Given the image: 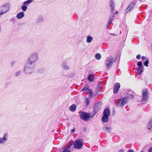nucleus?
<instances>
[{
	"label": "nucleus",
	"instance_id": "nucleus-1",
	"mask_svg": "<svg viewBox=\"0 0 152 152\" xmlns=\"http://www.w3.org/2000/svg\"><path fill=\"white\" fill-rule=\"evenodd\" d=\"M35 65L27 62L24 66L23 72L27 74H32L34 71Z\"/></svg>",
	"mask_w": 152,
	"mask_h": 152
},
{
	"label": "nucleus",
	"instance_id": "nucleus-2",
	"mask_svg": "<svg viewBox=\"0 0 152 152\" xmlns=\"http://www.w3.org/2000/svg\"><path fill=\"white\" fill-rule=\"evenodd\" d=\"M38 58V53L36 52L34 53L29 56L27 62L31 64L35 65V63L37 61Z\"/></svg>",
	"mask_w": 152,
	"mask_h": 152
},
{
	"label": "nucleus",
	"instance_id": "nucleus-3",
	"mask_svg": "<svg viewBox=\"0 0 152 152\" xmlns=\"http://www.w3.org/2000/svg\"><path fill=\"white\" fill-rule=\"evenodd\" d=\"M10 4L9 3L5 4L0 7V18L4 14L6 13L10 10Z\"/></svg>",
	"mask_w": 152,
	"mask_h": 152
},
{
	"label": "nucleus",
	"instance_id": "nucleus-4",
	"mask_svg": "<svg viewBox=\"0 0 152 152\" xmlns=\"http://www.w3.org/2000/svg\"><path fill=\"white\" fill-rule=\"evenodd\" d=\"M149 92L147 90H143L142 91V98L141 100L142 104H144L146 103L149 99Z\"/></svg>",
	"mask_w": 152,
	"mask_h": 152
},
{
	"label": "nucleus",
	"instance_id": "nucleus-5",
	"mask_svg": "<svg viewBox=\"0 0 152 152\" xmlns=\"http://www.w3.org/2000/svg\"><path fill=\"white\" fill-rule=\"evenodd\" d=\"M117 58H115L114 59L113 57L110 56L106 61V65L107 69H109L112 66L113 63L116 61Z\"/></svg>",
	"mask_w": 152,
	"mask_h": 152
},
{
	"label": "nucleus",
	"instance_id": "nucleus-6",
	"mask_svg": "<svg viewBox=\"0 0 152 152\" xmlns=\"http://www.w3.org/2000/svg\"><path fill=\"white\" fill-rule=\"evenodd\" d=\"M83 146V142L81 139L76 140L74 146V148L78 149H81Z\"/></svg>",
	"mask_w": 152,
	"mask_h": 152
},
{
	"label": "nucleus",
	"instance_id": "nucleus-7",
	"mask_svg": "<svg viewBox=\"0 0 152 152\" xmlns=\"http://www.w3.org/2000/svg\"><path fill=\"white\" fill-rule=\"evenodd\" d=\"M80 118L85 121H88L90 117V115L84 112H81L79 115Z\"/></svg>",
	"mask_w": 152,
	"mask_h": 152
},
{
	"label": "nucleus",
	"instance_id": "nucleus-8",
	"mask_svg": "<svg viewBox=\"0 0 152 152\" xmlns=\"http://www.w3.org/2000/svg\"><path fill=\"white\" fill-rule=\"evenodd\" d=\"M127 101L126 98L123 97L121 98L117 102V106L119 107H123L127 102Z\"/></svg>",
	"mask_w": 152,
	"mask_h": 152
},
{
	"label": "nucleus",
	"instance_id": "nucleus-9",
	"mask_svg": "<svg viewBox=\"0 0 152 152\" xmlns=\"http://www.w3.org/2000/svg\"><path fill=\"white\" fill-rule=\"evenodd\" d=\"M136 3L137 2L136 0H134L132 1L131 3L127 8L125 10V12L126 13H127L129 12L132 10L134 9Z\"/></svg>",
	"mask_w": 152,
	"mask_h": 152
},
{
	"label": "nucleus",
	"instance_id": "nucleus-10",
	"mask_svg": "<svg viewBox=\"0 0 152 152\" xmlns=\"http://www.w3.org/2000/svg\"><path fill=\"white\" fill-rule=\"evenodd\" d=\"M86 90L88 91L89 94V96L91 98L93 96V91L91 89H89V87L88 85H86L81 91H84Z\"/></svg>",
	"mask_w": 152,
	"mask_h": 152
},
{
	"label": "nucleus",
	"instance_id": "nucleus-11",
	"mask_svg": "<svg viewBox=\"0 0 152 152\" xmlns=\"http://www.w3.org/2000/svg\"><path fill=\"white\" fill-rule=\"evenodd\" d=\"M138 67V73L140 75L143 71V65L141 61H139L137 64Z\"/></svg>",
	"mask_w": 152,
	"mask_h": 152
},
{
	"label": "nucleus",
	"instance_id": "nucleus-12",
	"mask_svg": "<svg viewBox=\"0 0 152 152\" xmlns=\"http://www.w3.org/2000/svg\"><path fill=\"white\" fill-rule=\"evenodd\" d=\"M109 7L110 8V12L111 13L114 12L115 10V4L113 0H111L109 2Z\"/></svg>",
	"mask_w": 152,
	"mask_h": 152
},
{
	"label": "nucleus",
	"instance_id": "nucleus-13",
	"mask_svg": "<svg viewBox=\"0 0 152 152\" xmlns=\"http://www.w3.org/2000/svg\"><path fill=\"white\" fill-rule=\"evenodd\" d=\"M7 140V134H4L2 137H0V144H4Z\"/></svg>",
	"mask_w": 152,
	"mask_h": 152
},
{
	"label": "nucleus",
	"instance_id": "nucleus-14",
	"mask_svg": "<svg viewBox=\"0 0 152 152\" xmlns=\"http://www.w3.org/2000/svg\"><path fill=\"white\" fill-rule=\"evenodd\" d=\"M120 87V84L119 83H116L114 86L113 91L114 94H117L119 90Z\"/></svg>",
	"mask_w": 152,
	"mask_h": 152
},
{
	"label": "nucleus",
	"instance_id": "nucleus-15",
	"mask_svg": "<svg viewBox=\"0 0 152 152\" xmlns=\"http://www.w3.org/2000/svg\"><path fill=\"white\" fill-rule=\"evenodd\" d=\"M133 92L132 91H128L127 92L126 96L124 98H126L128 101V99H132L134 98Z\"/></svg>",
	"mask_w": 152,
	"mask_h": 152
},
{
	"label": "nucleus",
	"instance_id": "nucleus-16",
	"mask_svg": "<svg viewBox=\"0 0 152 152\" xmlns=\"http://www.w3.org/2000/svg\"><path fill=\"white\" fill-rule=\"evenodd\" d=\"M146 127L149 132L152 131V117L149 120Z\"/></svg>",
	"mask_w": 152,
	"mask_h": 152
},
{
	"label": "nucleus",
	"instance_id": "nucleus-17",
	"mask_svg": "<svg viewBox=\"0 0 152 152\" xmlns=\"http://www.w3.org/2000/svg\"><path fill=\"white\" fill-rule=\"evenodd\" d=\"M62 67L65 70H69V67L67 64V63L66 61H64L62 64Z\"/></svg>",
	"mask_w": 152,
	"mask_h": 152
},
{
	"label": "nucleus",
	"instance_id": "nucleus-18",
	"mask_svg": "<svg viewBox=\"0 0 152 152\" xmlns=\"http://www.w3.org/2000/svg\"><path fill=\"white\" fill-rule=\"evenodd\" d=\"M101 108V104L100 102L96 103L94 106V110L97 112Z\"/></svg>",
	"mask_w": 152,
	"mask_h": 152
},
{
	"label": "nucleus",
	"instance_id": "nucleus-19",
	"mask_svg": "<svg viewBox=\"0 0 152 152\" xmlns=\"http://www.w3.org/2000/svg\"><path fill=\"white\" fill-rule=\"evenodd\" d=\"M24 16V13L23 12H21L17 14L16 17L18 19H20L23 18Z\"/></svg>",
	"mask_w": 152,
	"mask_h": 152
},
{
	"label": "nucleus",
	"instance_id": "nucleus-20",
	"mask_svg": "<svg viewBox=\"0 0 152 152\" xmlns=\"http://www.w3.org/2000/svg\"><path fill=\"white\" fill-rule=\"evenodd\" d=\"M103 115L109 116L110 114V111L109 109L108 108H106L104 111Z\"/></svg>",
	"mask_w": 152,
	"mask_h": 152
},
{
	"label": "nucleus",
	"instance_id": "nucleus-21",
	"mask_svg": "<svg viewBox=\"0 0 152 152\" xmlns=\"http://www.w3.org/2000/svg\"><path fill=\"white\" fill-rule=\"evenodd\" d=\"M109 116L103 115L102 120L104 122H107L109 120Z\"/></svg>",
	"mask_w": 152,
	"mask_h": 152
},
{
	"label": "nucleus",
	"instance_id": "nucleus-22",
	"mask_svg": "<svg viewBox=\"0 0 152 152\" xmlns=\"http://www.w3.org/2000/svg\"><path fill=\"white\" fill-rule=\"evenodd\" d=\"M72 145H70L65 148L64 149L63 152H71L70 149Z\"/></svg>",
	"mask_w": 152,
	"mask_h": 152
},
{
	"label": "nucleus",
	"instance_id": "nucleus-23",
	"mask_svg": "<svg viewBox=\"0 0 152 152\" xmlns=\"http://www.w3.org/2000/svg\"><path fill=\"white\" fill-rule=\"evenodd\" d=\"M76 108V106L75 104H73L70 106L69 109L72 112H74L75 111Z\"/></svg>",
	"mask_w": 152,
	"mask_h": 152
},
{
	"label": "nucleus",
	"instance_id": "nucleus-24",
	"mask_svg": "<svg viewBox=\"0 0 152 152\" xmlns=\"http://www.w3.org/2000/svg\"><path fill=\"white\" fill-rule=\"evenodd\" d=\"M33 1L34 0H28L24 2L23 5L27 6L31 4Z\"/></svg>",
	"mask_w": 152,
	"mask_h": 152
},
{
	"label": "nucleus",
	"instance_id": "nucleus-25",
	"mask_svg": "<svg viewBox=\"0 0 152 152\" xmlns=\"http://www.w3.org/2000/svg\"><path fill=\"white\" fill-rule=\"evenodd\" d=\"M93 39V37L90 36H88L86 38V42L88 43H90Z\"/></svg>",
	"mask_w": 152,
	"mask_h": 152
},
{
	"label": "nucleus",
	"instance_id": "nucleus-26",
	"mask_svg": "<svg viewBox=\"0 0 152 152\" xmlns=\"http://www.w3.org/2000/svg\"><path fill=\"white\" fill-rule=\"evenodd\" d=\"M44 21V19L42 16H39L37 20V23H41Z\"/></svg>",
	"mask_w": 152,
	"mask_h": 152
},
{
	"label": "nucleus",
	"instance_id": "nucleus-27",
	"mask_svg": "<svg viewBox=\"0 0 152 152\" xmlns=\"http://www.w3.org/2000/svg\"><path fill=\"white\" fill-rule=\"evenodd\" d=\"M93 75L92 74L89 75L88 77V80L90 82H92L94 81V79L92 78Z\"/></svg>",
	"mask_w": 152,
	"mask_h": 152
},
{
	"label": "nucleus",
	"instance_id": "nucleus-28",
	"mask_svg": "<svg viewBox=\"0 0 152 152\" xmlns=\"http://www.w3.org/2000/svg\"><path fill=\"white\" fill-rule=\"evenodd\" d=\"M112 13V14L110 15V18L109 19V20H110L111 22H112L113 20V18L115 17V13L113 12Z\"/></svg>",
	"mask_w": 152,
	"mask_h": 152
},
{
	"label": "nucleus",
	"instance_id": "nucleus-29",
	"mask_svg": "<svg viewBox=\"0 0 152 152\" xmlns=\"http://www.w3.org/2000/svg\"><path fill=\"white\" fill-rule=\"evenodd\" d=\"M103 130L105 132L110 133L111 131V128L110 127H106L104 128Z\"/></svg>",
	"mask_w": 152,
	"mask_h": 152
},
{
	"label": "nucleus",
	"instance_id": "nucleus-30",
	"mask_svg": "<svg viewBox=\"0 0 152 152\" xmlns=\"http://www.w3.org/2000/svg\"><path fill=\"white\" fill-rule=\"evenodd\" d=\"M21 72L22 71L21 70L17 71L15 73V76L16 77H18L21 75Z\"/></svg>",
	"mask_w": 152,
	"mask_h": 152
},
{
	"label": "nucleus",
	"instance_id": "nucleus-31",
	"mask_svg": "<svg viewBox=\"0 0 152 152\" xmlns=\"http://www.w3.org/2000/svg\"><path fill=\"white\" fill-rule=\"evenodd\" d=\"M21 8H22V10L23 11L25 12L26 10L27 9V6L23 5V6H22Z\"/></svg>",
	"mask_w": 152,
	"mask_h": 152
},
{
	"label": "nucleus",
	"instance_id": "nucleus-32",
	"mask_svg": "<svg viewBox=\"0 0 152 152\" xmlns=\"http://www.w3.org/2000/svg\"><path fill=\"white\" fill-rule=\"evenodd\" d=\"M95 58L96 59L99 60L101 58V56L99 54H96L95 55Z\"/></svg>",
	"mask_w": 152,
	"mask_h": 152
},
{
	"label": "nucleus",
	"instance_id": "nucleus-33",
	"mask_svg": "<svg viewBox=\"0 0 152 152\" xmlns=\"http://www.w3.org/2000/svg\"><path fill=\"white\" fill-rule=\"evenodd\" d=\"M148 63H149L148 59H147L144 62V64L145 66H148Z\"/></svg>",
	"mask_w": 152,
	"mask_h": 152
},
{
	"label": "nucleus",
	"instance_id": "nucleus-34",
	"mask_svg": "<svg viewBox=\"0 0 152 152\" xmlns=\"http://www.w3.org/2000/svg\"><path fill=\"white\" fill-rule=\"evenodd\" d=\"M86 105L88 106L90 103V100L88 98H86Z\"/></svg>",
	"mask_w": 152,
	"mask_h": 152
},
{
	"label": "nucleus",
	"instance_id": "nucleus-35",
	"mask_svg": "<svg viewBox=\"0 0 152 152\" xmlns=\"http://www.w3.org/2000/svg\"><path fill=\"white\" fill-rule=\"evenodd\" d=\"M16 62L15 61H13L11 62V66H13L15 64Z\"/></svg>",
	"mask_w": 152,
	"mask_h": 152
},
{
	"label": "nucleus",
	"instance_id": "nucleus-36",
	"mask_svg": "<svg viewBox=\"0 0 152 152\" xmlns=\"http://www.w3.org/2000/svg\"><path fill=\"white\" fill-rule=\"evenodd\" d=\"M111 22H111L110 21H110L108 20V21L107 25V27H108L110 26V23Z\"/></svg>",
	"mask_w": 152,
	"mask_h": 152
},
{
	"label": "nucleus",
	"instance_id": "nucleus-37",
	"mask_svg": "<svg viewBox=\"0 0 152 152\" xmlns=\"http://www.w3.org/2000/svg\"><path fill=\"white\" fill-rule=\"evenodd\" d=\"M141 58V55L140 54L137 55L136 56V58L138 59H140Z\"/></svg>",
	"mask_w": 152,
	"mask_h": 152
},
{
	"label": "nucleus",
	"instance_id": "nucleus-38",
	"mask_svg": "<svg viewBox=\"0 0 152 152\" xmlns=\"http://www.w3.org/2000/svg\"><path fill=\"white\" fill-rule=\"evenodd\" d=\"M146 57L144 56H142V59L144 61L146 59Z\"/></svg>",
	"mask_w": 152,
	"mask_h": 152
},
{
	"label": "nucleus",
	"instance_id": "nucleus-39",
	"mask_svg": "<svg viewBox=\"0 0 152 152\" xmlns=\"http://www.w3.org/2000/svg\"><path fill=\"white\" fill-rule=\"evenodd\" d=\"M75 128H74V129H72L71 131V132L72 133H73L75 131Z\"/></svg>",
	"mask_w": 152,
	"mask_h": 152
},
{
	"label": "nucleus",
	"instance_id": "nucleus-40",
	"mask_svg": "<svg viewBox=\"0 0 152 152\" xmlns=\"http://www.w3.org/2000/svg\"><path fill=\"white\" fill-rule=\"evenodd\" d=\"M148 152H152V147L151 148L149 149Z\"/></svg>",
	"mask_w": 152,
	"mask_h": 152
},
{
	"label": "nucleus",
	"instance_id": "nucleus-41",
	"mask_svg": "<svg viewBox=\"0 0 152 152\" xmlns=\"http://www.w3.org/2000/svg\"><path fill=\"white\" fill-rule=\"evenodd\" d=\"M124 151L123 149L120 150L118 151V152H124Z\"/></svg>",
	"mask_w": 152,
	"mask_h": 152
},
{
	"label": "nucleus",
	"instance_id": "nucleus-42",
	"mask_svg": "<svg viewBox=\"0 0 152 152\" xmlns=\"http://www.w3.org/2000/svg\"><path fill=\"white\" fill-rule=\"evenodd\" d=\"M127 152H134V151L130 149L128 150Z\"/></svg>",
	"mask_w": 152,
	"mask_h": 152
},
{
	"label": "nucleus",
	"instance_id": "nucleus-43",
	"mask_svg": "<svg viewBox=\"0 0 152 152\" xmlns=\"http://www.w3.org/2000/svg\"><path fill=\"white\" fill-rule=\"evenodd\" d=\"M115 14L116 15L118 14V11H116L115 12Z\"/></svg>",
	"mask_w": 152,
	"mask_h": 152
},
{
	"label": "nucleus",
	"instance_id": "nucleus-44",
	"mask_svg": "<svg viewBox=\"0 0 152 152\" xmlns=\"http://www.w3.org/2000/svg\"><path fill=\"white\" fill-rule=\"evenodd\" d=\"M111 35H115L113 34H111Z\"/></svg>",
	"mask_w": 152,
	"mask_h": 152
},
{
	"label": "nucleus",
	"instance_id": "nucleus-45",
	"mask_svg": "<svg viewBox=\"0 0 152 152\" xmlns=\"http://www.w3.org/2000/svg\"><path fill=\"white\" fill-rule=\"evenodd\" d=\"M140 152H144L143 151H141Z\"/></svg>",
	"mask_w": 152,
	"mask_h": 152
}]
</instances>
